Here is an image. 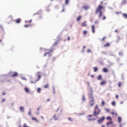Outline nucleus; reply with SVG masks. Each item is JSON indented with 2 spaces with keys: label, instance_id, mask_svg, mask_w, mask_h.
I'll use <instances>...</instances> for the list:
<instances>
[{
  "label": "nucleus",
  "instance_id": "f257e3e1",
  "mask_svg": "<svg viewBox=\"0 0 127 127\" xmlns=\"http://www.w3.org/2000/svg\"><path fill=\"white\" fill-rule=\"evenodd\" d=\"M105 6L102 5H99L98 7L96 8L95 10V13L96 14H97V13H99L98 17L99 18H101L102 16H103V14L104 13L102 11V9H105Z\"/></svg>",
  "mask_w": 127,
  "mask_h": 127
},
{
  "label": "nucleus",
  "instance_id": "f03ea898",
  "mask_svg": "<svg viewBox=\"0 0 127 127\" xmlns=\"http://www.w3.org/2000/svg\"><path fill=\"white\" fill-rule=\"evenodd\" d=\"M101 111V109L99 108V105H96L93 111V116L96 117V116L100 115Z\"/></svg>",
  "mask_w": 127,
  "mask_h": 127
},
{
  "label": "nucleus",
  "instance_id": "7ed1b4c3",
  "mask_svg": "<svg viewBox=\"0 0 127 127\" xmlns=\"http://www.w3.org/2000/svg\"><path fill=\"white\" fill-rule=\"evenodd\" d=\"M41 76H42V75H38V79H33V80H31V84H35V83H36V82H38V81H39L40 79H41Z\"/></svg>",
  "mask_w": 127,
  "mask_h": 127
},
{
  "label": "nucleus",
  "instance_id": "20e7f679",
  "mask_svg": "<svg viewBox=\"0 0 127 127\" xmlns=\"http://www.w3.org/2000/svg\"><path fill=\"white\" fill-rule=\"evenodd\" d=\"M95 104V100H94V97H92V100L89 101V105H90V107L94 106Z\"/></svg>",
  "mask_w": 127,
  "mask_h": 127
},
{
  "label": "nucleus",
  "instance_id": "39448f33",
  "mask_svg": "<svg viewBox=\"0 0 127 127\" xmlns=\"http://www.w3.org/2000/svg\"><path fill=\"white\" fill-rule=\"evenodd\" d=\"M104 120H105V117H102V118H99L97 122H98V123H99V124H102V123H103V122H104Z\"/></svg>",
  "mask_w": 127,
  "mask_h": 127
},
{
  "label": "nucleus",
  "instance_id": "423d86ee",
  "mask_svg": "<svg viewBox=\"0 0 127 127\" xmlns=\"http://www.w3.org/2000/svg\"><path fill=\"white\" fill-rule=\"evenodd\" d=\"M82 8H83L84 10H87V9H89V8H90V7L88 5H85L82 7Z\"/></svg>",
  "mask_w": 127,
  "mask_h": 127
},
{
  "label": "nucleus",
  "instance_id": "0eeeda50",
  "mask_svg": "<svg viewBox=\"0 0 127 127\" xmlns=\"http://www.w3.org/2000/svg\"><path fill=\"white\" fill-rule=\"evenodd\" d=\"M52 51H53V50H50L49 51V52H48V53H45V54H44L45 57H46V55H47V54L49 55V56H50V57L51 56V54H50V53H51V52H52Z\"/></svg>",
  "mask_w": 127,
  "mask_h": 127
},
{
  "label": "nucleus",
  "instance_id": "6e6552de",
  "mask_svg": "<svg viewBox=\"0 0 127 127\" xmlns=\"http://www.w3.org/2000/svg\"><path fill=\"white\" fill-rule=\"evenodd\" d=\"M18 75V73L17 72H14L13 73L12 75H11V77H17Z\"/></svg>",
  "mask_w": 127,
  "mask_h": 127
},
{
  "label": "nucleus",
  "instance_id": "1a4fd4ad",
  "mask_svg": "<svg viewBox=\"0 0 127 127\" xmlns=\"http://www.w3.org/2000/svg\"><path fill=\"white\" fill-rule=\"evenodd\" d=\"M81 26L83 27L87 26V21H84L83 22L81 23Z\"/></svg>",
  "mask_w": 127,
  "mask_h": 127
},
{
  "label": "nucleus",
  "instance_id": "9d476101",
  "mask_svg": "<svg viewBox=\"0 0 127 127\" xmlns=\"http://www.w3.org/2000/svg\"><path fill=\"white\" fill-rule=\"evenodd\" d=\"M91 29L92 30L93 33H95V25H92L91 26Z\"/></svg>",
  "mask_w": 127,
  "mask_h": 127
},
{
  "label": "nucleus",
  "instance_id": "9b49d317",
  "mask_svg": "<svg viewBox=\"0 0 127 127\" xmlns=\"http://www.w3.org/2000/svg\"><path fill=\"white\" fill-rule=\"evenodd\" d=\"M103 72H104V73H107V72H109V70H108V68H103Z\"/></svg>",
  "mask_w": 127,
  "mask_h": 127
},
{
  "label": "nucleus",
  "instance_id": "f8f14e48",
  "mask_svg": "<svg viewBox=\"0 0 127 127\" xmlns=\"http://www.w3.org/2000/svg\"><path fill=\"white\" fill-rule=\"evenodd\" d=\"M53 118L55 119V121H57V120H58L59 117L56 116V115H54Z\"/></svg>",
  "mask_w": 127,
  "mask_h": 127
},
{
  "label": "nucleus",
  "instance_id": "ddd939ff",
  "mask_svg": "<svg viewBox=\"0 0 127 127\" xmlns=\"http://www.w3.org/2000/svg\"><path fill=\"white\" fill-rule=\"evenodd\" d=\"M106 83H107V82H106V81L103 80V81L101 82L100 85H101L102 86H103V85L106 84Z\"/></svg>",
  "mask_w": 127,
  "mask_h": 127
},
{
  "label": "nucleus",
  "instance_id": "4468645a",
  "mask_svg": "<svg viewBox=\"0 0 127 127\" xmlns=\"http://www.w3.org/2000/svg\"><path fill=\"white\" fill-rule=\"evenodd\" d=\"M24 90L26 93H29V89L27 87H25Z\"/></svg>",
  "mask_w": 127,
  "mask_h": 127
},
{
  "label": "nucleus",
  "instance_id": "2eb2a0df",
  "mask_svg": "<svg viewBox=\"0 0 127 127\" xmlns=\"http://www.w3.org/2000/svg\"><path fill=\"white\" fill-rule=\"evenodd\" d=\"M110 45V43H107L106 44L104 45V47H109Z\"/></svg>",
  "mask_w": 127,
  "mask_h": 127
},
{
  "label": "nucleus",
  "instance_id": "dca6fc26",
  "mask_svg": "<svg viewBox=\"0 0 127 127\" xmlns=\"http://www.w3.org/2000/svg\"><path fill=\"white\" fill-rule=\"evenodd\" d=\"M88 121H89V122H91V121H96V119H95V118H93V119L88 118Z\"/></svg>",
  "mask_w": 127,
  "mask_h": 127
},
{
  "label": "nucleus",
  "instance_id": "f3484780",
  "mask_svg": "<svg viewBox=\"0 0 127 127\" xmlns=\"http://www.w3.org/2000/svg\"><path fill=\"white\" fill-rule=\"evenodd\" d=\"M20 112H24V107H20Z\"/></svg>",
  "mask_w": 127,
  "mask_h": 127
},
{
  "label": "nucleus",
  "instance_id": "a211bd4d",
  "mask_svg": "<svg viewBox=\"0 0 127 127\" xmlns=\"http://www.w3.org/2000/svg\"><path fill=\"white\" fill-rule=\"evenodd\" d=\"M21 20L20 19H17L15 21L16 23H20Z\"/></svg>",
  "mask_w": 127,
  "mask_h": 127
},
{
  "label": "nucleus",
  "instance_id": "6ab92c4d",
  "mask_svg": "<svg viewBox=\"0 0 127 127\" xmlns=\"http://www.w3.org/2000/svg\"><path fill=\"white\" fill-rule=\"evenodd\" d=\"M97 79H98V80H102V75H99L97 76Z\"/></svg>",
  "mask_w": 127,
  "mask_h": 127
},
{
  "label": "nucleus",
  "instance_id": "aec40b11",
  "mask_svg": "<svg viewBox=\"0 0 127 127\" xmlns=\"http://www.w3.org/2000/svg\"><path fill=\"white\" fill-rule=\"evenodd\" d=\"M82 18V16H79L77 18V21H79V20Z\"/></svg>",
  "mask_w": 127,
  "mask_h": 127
},
{
  "label": "nucleus",
  "instance_id": "412c9836",
  "mask_svg": "<svg viewBox=\"0 0 127 127\" xmlns=\"http://www.w3.org/2000/svg\"><path fill=\"white\" fill-rule=\"evenodd\" d=\"M118 122L119 123H122V118L121 117H119L118 118Z\"/></svg>",
  "mask_w": 127,
  "mask_h": 127
},
{
  "label": "nucleus",
  "instance_id": "4be33fe9",
  "mask_svg": "<svg viewBox=\"0 0 127 127\" xmlns=\"http://www.w3.org/2000/svg\"><path fill=\"white\" fill-rule=\"evenodd\" d=\"M48 87H49V84H47L44 86V87L45 88V89L48 88Z\"/></svg>",
  "mask_w": 127,
  "mask_h": 127
},
{
  "label": "nucleus",
  "instance_id": "5701e85b",
  "mask_svg": "<svg viewBox=\"0 0 127 127\" xmlns=\"http://www.w3.org/2000/svg\"><path fill=\"white\" fill-rule=\"evenodd\" d=\"M32 121H35V122H37V123H38V121L37 119H36V118L33 117L32 118Z\"/></svg>",
  "mask_w": 127,
  "mask_h": 127
},
{
  "label": "nucleus",
  "instance_id": "b1692460",
  "mask_svg": "<svg viewBox=\"0 0 127 127\" xmlns=\"http://www.w3.org/2000/svg\"><path fill=\"white\" fill-rule=\"evenodd\" d=\"M123 17H124L125 18H127V14L126 13H123Z\"/></svg>",
  "mask_w": 127,
  "mask_h": 127
},
{
  "label": "nucleus",
  "instance_id": "393cba45",
  "mask_svg": "<svg viewBox=\"0 0 127 127\" xmlns=\"http://www.w3.org/2000/svg\"><path fill=\"white\" fill-rule=\"evenodd\" d=\"M24 27H29V26H31V24H26L24 25Z\"/></svg>",
  "mask_w": 127,
  "mask_h": 127
},
{
  "label": "nucleus",
  "instance_id": "a878e982",
  "mask_svg": "<svg viewBox=\"0 0 127 127\" xmlns=\"http://www.w3.org/2000/svg\"><path fill=\"white\" fill-rule=\"evenodd\" d=\"M106 120H109V121H112V117L108 116L106 118Z\"/></svg>",
  "mask_w": 127,
  "mask_h": 127
},
{
  "label": "nucleus",
  "instance_id": "bb28decb",
  "mask_svg": "<svg viewBox=\"0 0 127 127\" xmlns=\"http://www.w3.org/2000/svg\"><path fill=\"white\" fill-rule=\"evenodd\" d=\"M37 93H40L41 92V88H38L37 89Z\"/></svg>",
  "mask_w": 127,
  "mask_h": 127
},
{
  "label": "nucleus",
  "instance_id": "cd10ccee",
  "mask_svg": "<svg viewBox=\"0 0 127 127\" xmlns=\"http://www.w3.org/2000/svg\"><path fill=\"white\" fill-rule=\"evenodd\" d=\"M112 106H113L114 107H116V102L113 101V102H112Z\"/></svg>",
  "mask_w": 127,
  "mask_h": 127
},
{
  "label": "nucleus",
  "instance_id": "c85d7f7f",
  "mask_svg": "<svg viewBox=\"0 0 127 127\" xmlns=\"http://www.w3.org/2000/svg\"><path fill=\"white\" fill-rule=\"evenodd\" d=\"M93 69H94V72H97V71H98V67H94Z\"/></svg>",
  "mask_w": 127,
  "mask_h": 127
},
{
  "label": "nucleus",
  "instance_id": "c756f323",
  "mask_svg": "<svg viewBox=\"0 0 127 127\" xmlns=\"http://www.w3.org/2000/svg\"><path fill=\"white\" fill-rule=\"evenodd\" d=\"M122 86V82H118V87H121Z\"/></svg>",
  "mask_w": 127,
  "mask_h": 127
},
{
  "label": "nucleus",
  "instance_id": "7c9ffc66",
  "mask_svg": "<svg viewBox=\"0 0 127 127\" xmlns=\"http://www.w3.org/2000/svg\"><path fill=\"white\" fill-rule=\"evenodd\" d=\"M94 24H99V20H96L95 22H94Z\"/></svg>",
  "mask_w": 127,
  "mask_h": 127
},
{
  "label": "nucleus",
  "instance_id": "2f4dec72",
  "mask_svg": "<svg viewBox=\"0 0 127 127\" xmlns=\"http://www.w3.org/2000/svg\"><path fill=\"white\" fill-rule=\"evenodd\" d=\"M113 124L112 122H110L107 123V126H110V125Z\"/></svg>",
  "mask_w": 127,
  "mask_h": 127
},
{
  "label": "nucleus",
  "instance_id": "473e14b6",
  "mask_svg": "<svg viewBox=\"0 0 127 127\" xmlns=\"http://www.w3.org/2000/svg\"><path fill=\"white\" fill-rule=\"evenodd\" d=\"M57 44H58V41H56V42L54 43L53 46H56V45H57Z\"/></svg>",
  "mask_w": 127,
  "mask_h": 127
},
{
  "label": "nucleus",
  "instance_id": "72a5a7b5",
  "mask_svg": "<svg viewBox=\"0 0 127 127\" xmlns=\"http://www.w3.org/2000/svg\"><path fill=\"white\" fill-rule=\"evenodd\" d=\"M32 21V20H30L29 21H26L25 23H27L28 22H30V23H31Z\"/></svg>",
  "mask_w": 127,
  "mask_h": 127
},
{
  "label": "nucleus",
  "instance_id": "f704fd0d",
  "mask_svg": "<svg viewBox=\"0 0 127 127\" xmlns=\"http://www.w3.org/2000/svg\"><path fill=\"white\" fill-rule=\"evenodd\" d=\"M65 4H68L69 3V0H65Z\"/></svg>",
  "mask_w": 127,
  "mask_h": 127
},
{
  "label": "nucleus",
  "instance_id": "c9c22d12",
  "mask_svg": "<svg viewBox=\"0 0 127 127\" xmlns=\"http://www.w3.org/2000/svg\"><path fill=\"white\" fill-rule=\"evenodd\" d=\"M120 13H122V12H116L115 14H117V15H119Z\"/></svg>",
  "mask_w": 127,
  "mask_h": 127
},
{
  "label": "nucleus",
  "instance_id": "e433bc0d",
  "mask_svg": "<svg viewBox=\"0 0 127 127\" xmlns=\"http://www.w3.org/2000/svg\"><path fill=\"white\" fill-rule=\"evenodd\" d=\"M83 35L87 34V31L86 30L83 31Z\"/></svg>",
  "mask_w": 127,
  "mask_h": 127
},
{
  "label": "nucleus",
  "instance_id": "4c0bfd02",
  "mask_svg": "<svg viewBox=\"0 0 127 127\" xmlns=\"http://www.w3.org/2000/svg\"><path fill=\"white\" fill-rule=\"evenodd\" d=\"M102 106H105V102L104 100L102 101Z\"/></svg>",
  "mask_w": 127,
  "mask_h": 127
},
{
  "label": "nucleus",
  "instance_id": "58836bf2",
  "mask_svg": "<svg viewBox=\"0 0 127 127\" xmlns=\"http://www.w3.org/2000/svg\"><path fill=\"white\" fill-rule=\"evenodd\" d=\"M4 102H5V99L4 98L2 99L1 102L3 103Z\"/></svg>",
  "mask_w": 127,
  "mask_h": 127
},
{
  "label": "nucleus",
  "instance_id": "ea45409f",
  "mask_svg": "<svg viewBox=\"0 0 127 127\" xmlns=\"http://www.w3.org/2000/svg\"><path fill=\"white\" fill-rule=\"evenodd\" d=\"M105 39H106V37H104L101 40V41H104Z\"/></svg>",
  "mask_w": 127,
  "mask_h": 127
},
{
  "label": "nucleus",
  "instance_id": "a19ab883",
  "mask_svg": "<svg viewBox=\"0 0 127 127\" xmlns=\"http://www.w3.org/2000/svg\"><path fill=\"white\" fill-rule=\"evenodd\" d=\"M86 99L85 98V96L82 97V101H85Z\"/></svg>",
  "mask_w": 127,
  "mask_h": 127
},
{
  "label": "nucleus",
  "instance_id": "79ce46f5",
  "mask_svg": "<svg viewBox=\"0 0 127 127\" xmlns=\"http://www.w3.org/2000/svg\"><path fill=\"white\" fill-rule=\"evenodd\" d=\"M105 111H106L107 112V113H110V110H109V109H105Z\"/></svg>",
  "mask_w": 127,
  "mask_h": 127
},
{
  "label": "nucleus",
  "instance_id": "37998d69",
  "mask_svg": "<svg viewBox=\"0 0 127 127\" xmlns=\"http://www.w3.org/2000/svg\"><path fill=\"white\" fill-rule=\"evenodd\" d=\"M87 52H88V53H91V50H90V49L87 50Z\"/></svg>",
  "mask_w": 127,
  "mask_h": 127
},
{
  "label": "nucleus",
  "instance_id": "c03bdc74",
  "mask_svg": "<svg viewBox=\"0 0 127 127\" xmlns=\"http://www.w3.org/2000/svg\"><path fill=\"white\" fill-rule=\"evenodd\" d=\"M126 3V0H124V1L122 2V4H125Z\"/></svg>",
  "mask_w": 127,
  "mask_h": 127
},
{
  "label": "nucleus",
  "instance_id": "a18cd8bd",
  "mask_svg": "<svg viewBox=\"0 0 127 127\" xmlns=\"http://www.w3.org/2000/svg\"><path fill=\"white\" fill-rule=\"evenodd\" d=\"M67 40H68V41H69V40H70V37H69V36H68V37H67Z\"/></svg>",
  "mask_w": 127,
  "mask_h": 127
},
{
  "label": "nucleus",
  "instance_id": "49530a36",
  "mask_svg": "<svg viewBox=\"0 0 127 127\" xmlns=\"http://www.w3.org/2000/svg\"><path fill=\"white\" fill-rule=\"evenodd\" d=\"M88 117H89V118H91V117H93V115H89L88 116Z\"/></svg>",
  "mask_w": 127,
  "mask_h": 127
},
{
  "label": "nucleus",
  "instance_id": "de8ad7c7",
  "mask_svg": "<svg viewBox=\"0 0 127 127\" xmlns=\"http://www.w3.org/2000/svg\"><path fill=\"white\" fill-rule=\"evenodd\" d=\"M68 121H72V118H68Z\"/></svg>",
  "mask_w": 127,
  "mask_h": 127
},
{
  "label": "nucleus",
  "instance_id": "09e8293b",
  "mask_svg": "<svg viewBox=\"0 0 127 127\" xmlns=\"http://www.w3.org/2000/svg\"><path fill=\"white\" fill-rule=\"evenodd\" d=\"M116 99H119V96L118 95H116Z\"/></svg>",
  "mask_w": 127,
  "mask_h": 127
},
{
  "label": "nucleus",
  "instance_id": "8fccbe9b",
  "mask_svg": "<svg viewBox=\"0 0 127 127\" xmlns=\"http://www.w3.org/2000/svg\"><path fill=\"white\" fill-rule=\"evenodd\" d=\"M105 19H106V16H103V20H105Z\"/></svg>",
  "mask_w": 127,
  "mask_h": 127
},
{
  "label": "nucleus",
  "instance_id": "3c124183",
  "mask_svg": "<svg viewBox=\"0 0 127 127\" xmlns=\"http://www.w3.org/2000/svg\"><path fill=\"white\" fill-rule=\"evenodd\" d=\"M28 115H29V116H30V115H31V112H28Z\"/></svg>",
  "mask_w": 127,
  "mask_h": 127
},
{
  "label": "nucleus",
  "instance_id": "603ef678",
  "mask_svg": "<svg viewBox=\"0 0 127 127\" xmlns=\"http://www.w3.org/2000/svg\"><path fill=\"white\" fill-rule=\"evenodd\" d=\"M118 39L119 41L121 40V37H118Z\"/></svg>",
  "mask_w": 127,
  "mask_h": 127
},
{
  "label": "nucleus",
  "instance_id": "864d4df0",
  "mask_svg": "<svg viewBox=\"0 0 127 127\" xmlns=\"http://www.w3.org/2000/svg\"><path fill=\"white\" fill-rule=\"evenodd\" d=\"M5 95V92H4L2 93V96H4Z\"/></svg>",
  "mask_w": 127,
  "mask_h": 127
},
{
  "label": "nucleus",
  "instance_id": "5fc2aeb1",
  "mask_svg": "<svg viewBox=\"0 0 127 127\" xmlns=\"http://www.w3.org/2000/svg\"><path fill=\"white\" fill-rule=\"evenodd\" d=\"M54 61H55V58H54L53 59V62H54Z\"/></svg>",
  "mask_w": 127,
  "mask_h": 127
},
{
  "label": "nucleus",
  "instance_id": "6e6d98bb",
  "mask_svg": "<svg viewBox=\"0 0 127 127\" xmlns=\"http://www.w3.org/2000/svg\"><path fill=\"white\" fill-rule=\"evenodd\" d=\"M112 115H115V113L114 112H111Z\"/></svg>",
  "mask_w": 127,
  "mask_h": 127
},
{
  "label": "nucleus",
  "instance_id": "4d7b16f0",
  "mask_svg": "<svg viewBox=\"0 0 127 127\" xmlns=\"http://www.w3.org/2000/svg\"><path fill=\"white\" fill-rule=\"evenodd\" d=\"M49 101H50V100L49 99H48L47 100V102H49Z\"/></svg>",
  "mask_w": 127,
  "mask_h": 127
},
{
  "label": "nucleus",
  "instance_id": "13d9d810",
  "mask_svg": "<svg viewBox=\"0 0 127 127\" xmlns=\"http://www.w3.org/2000/svg\"><path fill=\"white\" fill-rule=\"evenodd\" d=\"M122 52L119 53L120 55H122Z\"/></svg>",
  "mask_w": 127,
  "mask_h": 127
},
{
  "label": "nucleus",
  "instance_id": "bf43d9fd",
  "mask_svg": "<svg viewBox=\"0 0 127 127\" xmlns=\"http://www.w3.org/2000/svg\"><path fill=\"white\" fill-rule=\"evenodd\" d=\"M64 8L62 10V12H63V11H64Z\"/></svg>",
  "mask_w": 127,
  "mask_h": 127
},
{
  "label": "nucleus",
  "instance_id": "052dcab7",
  "mask_svg": "<svg viewBox=\"0 0 127 127\" xmlns=\"http://www.w3.org/2000/svg\"><path fill=\"white\" fill-rule=\"evenodd\" d=\"M85 48H86V46H83V49H85Z\"/></svg>",
  "mask_w": 127,
  "mask_h": 127
},
{
  "label": "nucleus",
  "instance_id": "680f3d73",
  "mask_svg": "<svg viewBox=\"0 0 127 127\" xmlns=\"http://www.w3.org/2000/svg\"><path fill=\"white\" fill-rule=\"evenodd\" d=\"M40 109V107H39V108H38V111H39Z\"/></svg>",
  "mask_w": 127,
  "mask_h": 127
},
{
  "label": "nucleus",
  "instance_id": "e2e57ef3",
  "mask_svg": "<svg viewBox=\"0 0 127 127\" xmlns=\"http://www.w3.org/2000/svg\"><path fill=\"white\" fill-rule=\"evenodd\" d=\"M37 74H40V72L39 71L37 72Z\"/></svg>",
  "mask_w": 127,
  "mask_h": 127
},
{
  "label": "nucleus",
  "instance_id": "0e129e2a",
  "mask_svg": "<svg viewBox=\"0 0 127 127\" xmlns=\"http://www.w3.org/2000/svg\"><path fill=\"white\" fill-rule=\"evenodd\" d=\"M102 127H105V125H102Z\"/></svg>",
  "mask_w": 127,
  "mask_h": 127
},
{
  "label": "nucleus",
  "instance_id": "69168bd1",
  "mask_svg": "<svg viewBox=\"0 0 127 127\" xmlns=\"http://www.w3.org/2000/svg\"><path fill=\"white\" fill-rule=\"evenodd\" d=\"M101 4H103V1L101 2Z\"/></svg>",
  "mask_w": 127,
  "mask_h": 127
},
{
  "label": "nucleus",
  "instance_id": "338daca9",
  "mask_svg": "<svg viewBox=\"0 0 127 127\" xmlns=\"http://www.w3.org/2000/svg\"><path fill=\"white\" fill-rule=\"evenodd\" d=\"M115 32H118V30H115Z\"/></svg>",
  "mask_w": 127,
  "mask_h": 127
},
{
  "label": "nucleus",
  "instance_id": "774afa93",
  "mask_svg": "<svg viewBox=\"0 0 127 127\" xmlns=\"http://www.w3.org/2000/svg\"><path fill=\"white\" fill-rule=\"evenodd\" d=\"M121 104H124V102H121Z\"/></svg>",
  "mask_w": 127,
  "mask_h": 127
}]
</instances>
